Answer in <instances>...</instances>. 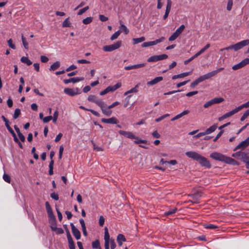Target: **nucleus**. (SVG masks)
Masks as SVG:
<instances>
[{
	"label": "nucleus",
	"mask_w": 249,
	"mask_h": 249,
	"mask_svg": "<svg viewBox=\"0 0 249 249\" xmlns=\"http://www.w3.org/2000/svg\"><path fill=\"white\" fill-rule=\"evenodd\" d=\"M185 154L188 157L198 161L201 166L208 168H211V165L209 161L198 153L195 151H188L185 153Z\"/></svg>",
	"instance_id": "1"
},
{
	"label": "nucleus",
	"mask_w": 249,
	"mask_h": 249,
	"mask_svg": "<svg viewBox=\"0 0 249 249\" xmlns=\"http://www.w3.org/2000/svg\"><path fill=\"white\" fill-rule=\"evenodd\" d=\"M249 45V39H246L242 40L239 42L236 43L234 45H231L228 47L220 49V51L222 52L224 50H229L233 49L235 51H237L239 50L242 49L245 46Z\"/></svg>",
	"instance_id": "2"
},
{
	"label": "nucleus",
	"mask_w": 249,
	"mask_h": 249,
	"mask_svg": "<svg viewBox=\"0 0 249 249\" xmlns=\"http://www.w3.org/2000/svg\"><path fill=\"white\" fill-rule=\"evenodd\" d=\"M122 45V41H118L116 43L109 45H106L103 47V50L105 52H112L114 50H115L118 48H119Z\"/></svg>",
	"instance_id": "3"
},
{
	"label": "nucleus",
	"mask_w": 249,
	"mask_h": 249,
	"mask_svg": "<svg viewBox=\"0 0 249 249\" xmlns=\"http://www.w3.org/2000/svg\"><path fill=\"white\" fill-rule=\"evenodd\" d=\"M223 69H224L223 68H220L216 70L212 71L210 72L207 74L202 75L199 77L200 80L201 82H202L206 79H208L215 76V75H216L218 72L222 71Z\"/></svg>",
	"instance_id": "4"
},
{
	"label": "nucleus",
	"mask_w": 249,
	"mask_h": 249,
	"mask_svg": "<svg viewBox=\"0 0 249 249\" xmlns=\"http://www.w3.org/2000/svg\"><path fill=\"white\" fill-rule=\"evenodd\" d=\"M210 157L215 160L223 161L224 162H226L227 158V156L217 152L212 153L210 155Z\"/></svg>",
	"instance_id": "5"
},
{
	"label": "nucleus",
	"mask_w": 249,
	"mask_h": 249,
	"mask_svg": "<svg viewBox=\"0 0 249 249\" xmlns=\"http://www.w3.org/2000/svg\"><path fill=\"white\" fill-rule=\"evenodd\" d=\"M88 100L90 102L94 103L99 107L101 106V105L104 103L102 100L98 96L95 94H90L89 95L88 97Z\"/></svg>",
	"instance_id": "6"
},
{
	"label": "nucleus",
	"mask_w": 249,
	"mask_h": 249,
	"mask_svg": "<svg viewBox=\"0 0 249 249\" xmlns=\"http://www.w3.org/2000/svg\"><path fill=\"white\" fill-rule=\"evenodd\" d=\"M168 58V55L166 54L160 55H155L148 58L147 61L148 62H157L159 60H162Z\"/></svg>",
	"instance_id": "7"
},
{
	"label": "nucleus",
	"mask_w": 249,
	"mask_h": 249,
	"mask_svg": "<svg viewBox=\"0 0 249 249\" xmlns=\"http://www.w3.org/2000/svg\"><path fill=\"white\" fill-rule=\"evenodd\" d=\"M165 40L164 37H161L159 39H157L155 40L149 41V42H145L142 44V47H147L151 46H153L157 44L158 43L163 42Z\"/></svg>",
	"instance_id": "8"
},
{
	"label": "nucleus",
	"mask_w": 249,
	"mask_h": 249,
	"mask_svg": "<svg viewBox=\"0 0 249 249\" xmlns=\"http://www.w3.org/2000/svg\"><path fill=\"white\" fill-rule=\"evenodd\" d=\"M121 85V83L118 82L114 86H108L105 89L102 91L100 93H107L109 92H113L117 89L120 88Z\"/></svg>",
	"instance_id": "9"
},
{
	"label": "nucleus",
	"mask_w": 249,
	"mask_h": 249,
	"mask_svg": "<svg viewBox=\"0 0 249 249\" xmlns=\"http://www.w3.org/2000/svg\"><path fill=\"white\" fill-rule=\"evenodd\" d=\"M249 64V58H245L244 60H243L240 63L233 66L232 67V69L233 70H239Z\"/></svg>",
	"instance_id": "10"
},
{
	"label": "nucleus",
	"mask_w": 249,
	"mask_h": 249,
	"mask_svg": "<svg viewBox=\"0 0 249 249\" xmlns=\"http://www.w3.org/2000/svg\"><path fill=\"white\" fill-rule=\"evenodd\" d=\"M102 112L104 114L107 116H109L112 114V111L110 110V108H109V106H107L104 102L100 106Z\"/></svg>",
	"instance_id": "11"
},
{
	"label": "nucleus",
	"mask_w": 249,
	"mask_h": 249,
	"mask_svg": "<svg viewBox=\"0 0 249 249\" xmlns=\"http://www.w3.org/2000/svg\"><path fill=\"white\" fill-rule=\"evenodd\" d=\"M249 145V137H248L246 140L241 142L239 143L235 147L234 150L237 149H244L247 147Z\"/></svg>",
	"instance_id": "12"
},
{
	"label": "nucleus",
	"mask_w": 249,
	"mask_h": 249,
	"mask_svg": "<svg viewBox=\"0 0 249 249\" xmlns=\"http://www.w3.org/2000/svg\"><path fill=\"white\" fill-rule=\"evenodd\" d=\"M119 133L120 135H123L124 137L127 138H129V139H137V137L135 136L134 135V134L132 132H130V131L119 130Z\"/></svg>",
	"instance_id": "13"
},
{
	"label": "nucleus",
	"mask_w": 249,
	"mask_h": 249,
	"mask_svg": "<svg viewBox=\"0 0 249 249\" xmlns=\"http://www.w3.org/2000/svg\"><path fill=\"white\" fill-rule=\"evenodd\" d=\"M71 231L75 238L78 240L81 237V233L80 231L75 227L73 223L71 224Z\"/></svg>",
	"instance_id": "14"
},
{
	"label": "nucleus",
	"mask_w": 249,
	"mask_h": 249,
	"mask_svg": "<svg viewBox=\"0 0 249 249\" xmlns=\"http://www.w3.org/2000/svg\"><path fill=\"white\" fill-rule=\"evenodd\" d=\"M83 80H84V77H76L71 78L68 79H64L63 81L65 84H68L71 82H72L73 83H77V82H78Z\"/></svg>",
	"instance_id": "15"
},
{
	"label": "nucleus",
	"mask_w": 249,
	"mask_h": 249,
	"mask_svg": "<svg viewBox=\"0 0 249 249\" xmlns=\"http://www.w3.org/2000/svg\"><path fill=\"white\" fill-rule=\"evenodd\" d=\"M45 206H46V210L47 212L48 216L50 218H53V219H54L55 218L53 214L52 209L51 207L48 202H46Z\"/></svg>",
	"instance_id": "16"
},
{
	"label": "nucleus",
	"mask_w": 249,
	"mask_h": 249,
	"mask_svg": "<svg viewBox=\"0 0 249 249\" xmlns=\"http://www.w3.org/2000/svg\"><path fill=\"white\" fill-rule=\"evenodd\" d=\"M192 198V202L197 203L198 199L201 197L202 193L200 192H197L193 195L189 196Z\"/></svg>",
	"instance_id": "17"
},
{
	"label": "nucleus",
	"mask_w": 249,
	"mask_h": 249,
	"mask_svg": "<svg viewBox=\"0 0 249 249\" xmlns=\"http://www.w3.org/2000/svg\"><path fill=\"white\" fill-rule=\"evenodd\" d=\"M101 121L103 123L110 124H116L118 122V120L115 117H111L108 119L103 118Z\"/></svg>",
	"instance_id": "18"
},
{
	"label": "nucleus",
	"mask_w": 249,
	"mask_h": 249,
	"mask_svg": "<svg viewBox=\"0 0 249 249\" xmlns=\"http://www.w3.org/2000/svg\"><path fill=\"white\" fill-rule=\"evenodd\" d=\"M145 64L144 63H141L139 64H136L132 66H126L124 67V70L126 71L130 70L132 69H137L140 68L144 67Z\"/></svg>",
	"instance_id": "19"
},
{
	"label": "nucleus",
	"mask_w": 249,
	"mask_h": 249,
	"mask_svg": "<svg viewBox=\"0 0 249 249\" xmlns=\"http://www.w3.org/2000/svg\"><path fill=\"white\" fill-rule=\"evenodd\" d=\"M235 113V110H232L231 111L225 113L224 115H223L221 117H219L218 118V120L219 121H221L223 120H224V119H226L227 118H228V117H230L232 116Z\"/></svg>",
	"instance_id": "20"
},
{
	"label": "nucleus",
	"mask_w": 249,
	"mask_h": 249,
	"mask_svg": "<svg viewBox=\"0 0 249 249\" xmlns=\"http://www.w3.org/2000/svg\"><path fill=\"white\" fill-rule=\"evenodd\" d=\"M163 80V77L162 76H159L155 78L154 79L151 80L150 81H148L147 83L148 85H154L158 82L162 81Z\"/></svg>",
	"instance_id": "21"
},
{
	"label": "nucleus",
	"mask_w": 249,
	"mask_h": 249,
	"mask_svg": "<svg viewBox=\"0 0 249 249\" xmlns=\"http://www.w3.org/2000/svg\"><path fill=\"white\" fill-rule=\"evenodd\" d=\"M189 113V111L188 110H184L183 111H182L181 113L178 114L177 115H176L175 117H174V118H173L172 119H171V121H174L176 120H177L181 117H182L183 116H184L185 115H187L188 114V113Z\"/></svg>",
	"instance_id": "22"
},
{
	"label": "nucleus",
	"mask_w": 249,
	"mask_h": 249,
	"mask_svg": "<svg viewBox=\"0 0 249 249\" xmlns=\"http://www.w3.org/2000/svg\"><path fill=\"white\" fill-rule=\"evenodd\" d=\"M117 240L119 246H122L123 242L126 241L124 236L122 234H119L117 236Z\"/></svg>",
	"instance_id": "23"
},
{
	"label": "nucleus",
	"mask_w": 249,
	"mask_h": 249,
	"mask_svg": "<svg viewBox=\"0 0 249 249\" xmlns=\"http://www.w3.org/2000/svg\"><path fill=\"white\" fill-rule=\"evenodd\" d=\"M225 163L232 165H239V162L238 161H236L235 160L230 157H228L227 158Z\"/></svg>",
	"instance_id": "24"
},
{
	"label": "nucleus",
	"mask_w": 249,
	"mask_h": 249,
	"mask_svg": "<svg viewBox=\"0 0 249 249\" xmlns=\"http://www.w3.org/2000/svg\"><path fill=\"white\" fill-rule=\"evenodd\" d=\"M217 128L216 125H213L207 128L205 131L206 135L210 134L214 132Z\"/></svg>",
	"instance_id": "25"
},
{
	"label": "nucleus",
	"mask_w": 249,
	"mask_h": 249,
	"mask_svg": "<svg viewBox=\"0 0 249 249\" xmlns=\"http://www.w3.org/2000/svg\"><path fill=\"white\" fill-rule=\"evenodd\" d=\"M191 73V72H184V73H181V74H177V75H174L172 77V79H176L177 78H181V77H185V76H187L189 75Z\"/></svg>",
	"instance_id": "26"
},
{
	"label": "nucleus",
	"mask_w": 249,
	"mask_h": 249,
	"mask_svg": "<svg viewBox=\"0 0 249 249\" xmlns=\"http://www.w3.org/2000/svg\"><path fill=\"white\" fill-rule=\"evenodd\" d=\"M20 61L25 64H26L28 66H30L32 64V62L27 57L23 56L21 58Z\"/></svg>",
	"instance_id": "27"
},
{
	"label": "nucleus",
	"mask_w": 249,
	"mask_h": 249,
	"mask_svg": "<svg viewBox=\"0 0 249 249\" xmlns=\"http://www.w3.org/2000/svg\"><path fill=\"white\" fill-rule=\"evenodd\" d=\"M60 66V63L59 61H56L53 64L50 68V71H55L58 69Z\"/></svg>",
	"instance_id": "28"
},
{
	"label": "nucleus",
	"mask_w": 249,
	"mask_h": 249,
	"mask_svg": "<svg viewBox=\"0 0 249 249\" xmlns=\"http://www.w3.org/2000/svg\"><path fill=\"white\" fill-rule=\"evenodd\" d=\"M169 5H170L169 3L168 4L166 5L165 12L164 15L163 17V18L164 20L167 18V17L169 15V14L170 12V10H171V7H170Z\"/></svg>",
	"instance_id": "29"
},
{
	"label": "nucleus",
	"mask_w": 249,
	"mask_h": 249,
	"mask_svg": "<svg viewBox=\"0 0 249 249\" xmlns=\"http://www.w3.org/2000/svg\"><path fill=\"white\" fill-rule=\"evenodd\" d=\"M1 118L2 119V120L4 121V122H5V126L6 127H7L8 130L9 131V132H11V131H12V128L10 126L9 124V121H8V120L7 119L5 118V117L4 116H1Z\"/></svg>",
	"instance_id": "30"
},
{
	"label": "nucleus",
	"mask_w": 249,
	"mask_h": 249,
	"mask_svg": "<svg viewBox=\"0 0 249 249\" xmlns=\"http://www.w3.org/2000/svg\"><path fill=\"white\" fill-rule=\"evenodd\" d=\"M145 40V37L143 36L139 38H135L133 39V44H137Z\"/></svg>",
	"instance_id": "31"
},
{
	"label": "nucleus",
	"mask_w": 249,
	"mask_h": 249,
	"mask_svg": "<svg viewBox=\"0 0 249 249\" xmlns=\"http://www.w3.org/2000/svg\"><path fill=\"white\" fill-rule=\"evenodd\" d=\"M241 160L244 162L246 163L249 161V157L247 153L243 152L242 154Z\"/></svg>",
	"instance_id": "32"
},
{
	"label": "nucleus",
	"mask_w": 249,
	"mask_h": 249,
	"mask_svg": "<svg viewBox=\"0 0 249 249\" xmlns=\"http://www.w3.org/2000/svg\"><path fill=\"white\" fill-rule=\"evenodd\" d=\"M62 26L63 27H70L71 26V23L69 20V18H66L63 21Z\"/></svg>",
	"instance_id": "33"
},
{
	"label": "nucleus",
	"mask_w": 249,
	"mask_h": 249,
	"mask_svg": "<svg viewBox=\"0 0 249 249\" xmlns=\"http://www.w3.org/2000/svg\"><path fill=\"white\" fill-rule=\"evenodd\" d=\"M121 33V30H118L114 33L110 37L111 40H114L118 38Z\"/></svg>",
	"instance_id": "34"
},
{
	"label": "nucleus",
	"mask_w": 249,
	"mask_h": 249,
	"mask_svg": "<svg viewBox=\"0 0 249 249\" xmlns=\"http://www.w3.org/2000/svg\"><path fill=\"white\" fill-rule=\"evenodd\" d=\"M177 208H172V209H170L168 211L165 212L164 213V214L166 215H171V214H172L173 213H175L177 212Z\"/></svg>",
	"instance_id": "35"
},
{
	"label": "nucleus",
	"mask_w": 249,
	"mask_h": 249,
	"mask_svg": "<svg viewBox=\"0 0 249 249\" xmlns=\"http://www.w3.org/2000/svg\"><path fill=\"white\" fill-rule=\"evenodd\" d=\"M138 92V85H137L134 88L126 91L124 93H132Z\"/></svg>",
	"instance_id": "36"
},
{
	"label": "nucleus",
	"mask_w": 249,
	"mask_h": 249,
	"mask_svg": "<svg viewBox=\"0 0 249 249\" xmlns=\"http://www.w3.org/2000/svg\"><path fill=\"white\" fill-rule=\"evenodd\" d=\"M179 36L176 32H174L169 38V40L170 41H172L175 40Z\"/></svg>",
	"instance_id": "37"
},
{
	"label": "nucleus",
	"mask_w": 249,
	"mask_h": 249,
	"mask_svg": "<svg viewBox=\"0 0 249 249\" xmlns=\"http://www.w3.org/2000/svg\"><path fill=\"white\" fill-rule=\"evenodd\" d=\"M185 28V26L182 24L176 30L175 32H176L178 35L180 36L184 30Z\"/></svg>",
	"instance_id": "38"
},
{
	"label": "nucleus",
	"mask_w": 249,
	"mask_h": 249,
	"mask_svg": "<svg viewBox=\"0 0 249 249\" xmlns=\"http://www.w3.org/2000/svg\"><path fill=\"white\" fill-rule=\"evenodd\" d=\"M213 104L220 103L224 101V99L221 97L215 98L212 99Z\"/></svg>",
	"instance_id": "39"
},
{
	"label": "nucleus",
	"mask_w": 249,
	"mask_h": 249,
	"mask_svg": "<svg viewBox=\"0 0 249 249\" xmlns=\"http://www.w3.org/2000/svg\"><path fill=\"white\" fill-rule=\"evenodd\" d=\"M21 39L24 47L25 49L28 50L29 49L28 43L23 35L21 36Z\"/></svg>",
	"instance_id": "40"
},
{
	"label": "nucleus",
	"mask_w": 249,
	"mask_h": 249,
	"mask_svg": "<svg viewBox=\"0 0 249 249\" xmlns=\"http://www.w3.org/2000/svg\"><path fill=\"white\" fill-rule=\"evenodd\" d=\"M120 29L121 30V32H124L125 35H127L129 33V30L127 28L124 24H122L120 27Z\"/></svg>",
	"instance_id": "41"
},
{
	"label": "nucleus",
	"mask_w": 249,
	"mask_h": 249,
	"mask_svg": "<svg viewBox=\"0 0 249 249\" xmlns=\"http://www.w3.org/2000/svg\"><path fill=\"white\" fill-rule=\"evenodd\" d=\"M204 227L206 229H215L218 227L217 226L212 224H204Z\"/></svg>",
	"instance_id": "42"
},
{
	"label": "nucleus",
	"mask_w": 249,
	"mask_h": 249,
	"mask_svg": "<svg viewBox=\"0 0 249 249\" xmlns=\"http://www.w3.org/2000/svg\"><path fill=\"white\" fill-rule=\"evenodd\" d=\"M92 247L93 249H98L100 248V243L98 240L92 243Z\"/></svg>",
	"instance_id": "43"
},
{
	"label": "nucleus",
	"mask_w": 249,
	"mask_h": 249,
	"mask_svg": "<svg viewBox=\"0 0 249 249\" xmlns=\"http://www.w3.org/2000/svg\"><path fill=\"white\" fill-rule=\"evenodd\" d=\"M249 116V109L247 110L241 117L240 120L243 121Z\"/></svg>",
	"instance_id": "44"
},
{
	"label": "nucleus",
	"mask_w": 249,
	"mask_h": 249,
	"mask_svg": "<svg viewBox=\"0 0 249 249\" xmlns=\"http://www.w3.org/2000/svg\"><path fill=\"white\" fill-rule=\"evenodd\" d=\"M233 5L232 0H228L227 5V10L228 11H231L232 9V6Z\"/></svg>",
	"instance_id": "45"
},
{
	"label": "nucleus",
	"mask_w": 249,
	"mask_h": 249,
	"mask_svg": "<svg viewBox=\"0 0 249 249\" xmlns=\"http://www.w3.org/2000/svg\"><path fill=\"white\" fill-rule=\"evenodd\" d=\"M135 139L136 140L134 141V142L136 144H140L141 143H147V141L144 140L139 139L138 137H137V139Z\"/></svg>",
	"instance_id": "46"
},
{
	"label": "nucleus",
	"mask_w": 249,
	"mask_h": 249,
	"mask_svg": "<svg viewBox=\"0 0 249 249\" xmlns=\"http://www.w3.org/2000/svg\"><path fill=\"white\" fill-rule=\"evenodd\" d=\"M92 18L91 17H88L83 20V23L84 24H88L92 22Z\"/></svg>",
	"instance_id": "47"
},
{
	"label": "nucleus",
	"mask_w": 249,
	"mask_h": 249,
	"mask_svg": "<svg viewBox=\"0 0 249 249\" xmlns=\"http://www.w3.org/2000/svg\"><path fill=\"white\" fill-rule=\"evenodd\" d=\"M20 114V110L19 109H16L15 111V112H14V115H13V118L15 119H17L19 115Z\"/></svg>",
	"instance_id": "48"
},
{
	"label": "nucleus",
	"mask_w": 249,
	"mask_h": 249,
	"mask_svg": "<svg viewBox=\"0 0 249 249\" xmlns=\"http://www.w3.org/2000/svg\"><path fill=\"white\" fill-rule=\"evenodd\" d=\"M104 239L105 241H107L108 240H110V236L108 233V231L107 228H105V236H104Z\"/></svg>",
	"instance_id": "49"
},
{
	"label": "nucleus",
	"mask_w": 249,
	"mask_h": 249,
	"mask_svg": "<svg viewBox=\"0 0 249 249\" xmlns=\"http://www.w3.org/2000/svg\"><path fill=\"white\" fill-rule=\"evenodd\" d=\"M132 98V96L131 95H129L128 96H127L125 100V103L124 104V107H127L128 105L130 104V102H129V100H130V99Z\"/></svg>",
	"instance_id": "50"
},
{
	"label": "nucleus",
	"mask_w": 249,
	"mask_h": 249,
	"mask_svg": "<svg viewBox=\"0 0 249 249\" xmlns=\"http://www.w3.org/2000/svg\"><path fill=\"white\" fill-rule=\"evenodd\" d=\"M89 6H86L81 9H80L78 13H77V15H82L84 13H85L86 11H87L88 10H89Z\"/></svg>",
	"instance_id": "51"
},
{
	"label": "nucleus",
	"mask_w": 249,
	"mask_h": 249,
	"mask_svg": "<svg viewBox=\"0 0 249 249\" xmlns=\"http://www.w3.org/2000/svg\"><path fill=\"white\" fill-rule=\"evenodd\" d=\"M7 43L8 46L13 49H16L15 45L13 43V40L12 39H9L7 40Z\"/></svg>",
	"instance_id": "52"
},
{
	"label": "nucleus",
	"mask_w": 249,
	"mask_h": 249,
	"mask_svg": "<svg viewBox=\"0 0 249 249\" xmlns=\"http://www.w3.org/2000/svg\"><path fill=\"white\" fill-rule=\"evenodd\" d=\"M200 82H201V81H200V78L199 77L191 83V86L194 87Z\"/></svg>",
	"instance_id": "53"
},
{
	"label": "nucleus",
	"mask_w": 249,
	"mask_h": 249,
	"mask_svg": "<svg viewBox=\"0 0 249 249\" xmlns=\"http://www.w3.org/2000/svg\"><path fill=\"white\" fill-rule=\"evenodd\" d=\"M3 179L7 182L10 183L11 181V178L10 176L6 174H4L3 176Z\"/></svg>",
	"instance_id": "54"
},
{
	"label": "nucleus",
	"mask_w": 249,
	"mask_h": 249,
	"mask_svg": "<svg viewBox=\"0 0 249 249\" xmlns=\"http://www.w3.org/2000/svg\"><path fill=\"white\" fill-rule=\"evenodd\" d=\"M52 119H53V117L52 116H48L47 117H45L43 119V122L44 123H47L50 122L51 120H52Z\"/></svg>",
	"instance_id": "55"
},
{
	"label": "nucleus",
	"mask_w": 249,
	"mask_h": 249,
	"mask_svg": "<svg viewBox=\"0 0 249 249\" xmlns=\"http://www.w3.org/2000/svg\"><path fill=\"white\" fill-rule=\"evenodd\" d=\"M210 47V44H207V45H205V46L202 49H201L199 52V53L201 54L202 53H203L206 50H207L209 47Z\"/></svg>",
	"instance_id": "56"
},
{
	"label": "nucleus",
	"mask_w": 249,
	"mask_h": 249,
	"mask_svg": "<svg viewBox=\"0 0 249 249\" xmlns=\"http://www.w3.org/2000/svg\"><path fill=\"white\" fill-rule=\"evenodd\" d=\"M51 197L52 198L55 200H58V199H59V197H58V196L57 195V194L53 192V193H52L51 195H50Z\"/></svg>",
	"instance_id": "57"
},
{
	"label": "nucleus",
	"mask_w": 249,
	"mask_h": 249,
	"mask_svg": "<svg viewBox=\"0 0 249 249\" xmlns=\"http://www.w3.org/2000/svg\"><path fill=\"white\" fill-rule=\"evenodd\" d=\"M105 223V218L103 216H100L99 220V223L100 226H103Z\"/></svg>",
	"instance_id": "58"
},
{
	"label": "nucleus",
	"mask_w": 249,
	"mask_h": 249,
	"mask_svg": "<svg viewBox=\"0 0 249 249\" xmlns=\"http://www.w3.org/2000/svg\"><path fill=\"white\" fill-rule=\"evenodd\" d=\"M68 242H69V247L70 249H75V245H74V242L73 240L68 241Z\"/></svg>",
	"instance_id": "59"
},
{
	"label": "nucleus",
	"mask_w": 249,
	"mask_h": 249,
	"mask_svg": "<svg viewBox=\"0 0 249 249\" xmlns=\"http://www.w3.org/2000/svg\"><path fill=\"white\" fill-rule=\"evenodd\" d=\"M99 19L101 21L105 22L108 20V18L103 15H99Z\"/></svg>",
	"instance_id": "60"
},
{
	"label": "nucleus",
	"mask_w": 249,
	"mask_h": 249,
	"mask_svg": "<svg viewBox=\"0 0 249 249\" xmlns=\"http://www.w3.org/2000/svg\"><path fill=\"white\" fill-rule=\"evenodd\" d=\"M110 244L111 249H114L116 248V244H115V241L114 239H110Z\"/></svg>",
	"instance_id": "61"
},
{
	"label": "nucleus",
	"mask_w": 249,
	"mask_h": 249,
	"mask_svg": "<svg viewBox=\"0 0 249 249\" xmlns=\"http://www.w3.org/2000/svg\"><path fill=\"white\" fill-rule=\"evenodd\" d=\"M40 60L43 63H46L49 61L48 58L44 55H41L40 56Z\"/></svg>",
	"instance_id": "62"
},
{
	"label": "nucleus",
	"mask_w": 249,
	"mask_h": 249,
	"mask_svg": "<svg viewBox=\"0 0 249 249\" xmlns=\"http://www.w3.org/2000/svg\"><path fill=\"white\" fill-rule=\"evenodd\" d=\"M77 68V67L74 65H71L69 67L66 69V71H72L73 70L76 69Z\"/></svg>",
	"instance_id": "63"
},
{
	"label": "nucleus",
	"mask_w": 249,
	"mask_h": 249,
	"mask_svg": "<svg viewBox=\"0 0 249 249\" xmlns=\"http://www.w3.org/2000/svg\"><path fill=\"white\" fill-rule=\"evenodd\" d=\"M213 101L212 100H210L207 102H206L204 105V107L205 108H207L208 107H209L210 106H212V105H213Z\"/></svg>",
	"instance_id": "64"
}]
</instances>
